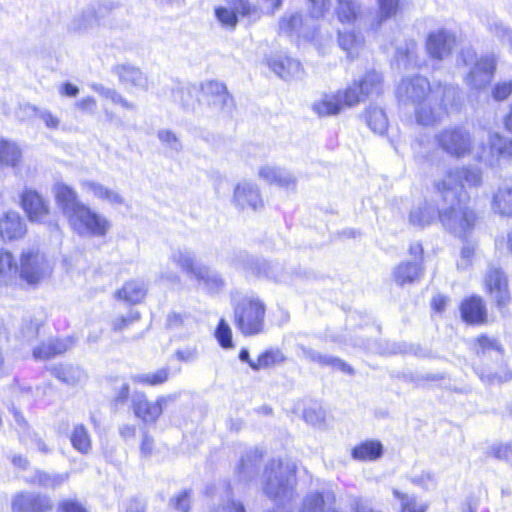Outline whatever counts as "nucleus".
<instances>
[{
  "mask_svg": "<svg viewBox=\"0 0 512 512\" xmlns=\"http://www.w3.org/2000/svg\"><path fill=\"white\" fill-rule=\"evenodd\" d=\"M121 83L129 90L137 89L145 91L148 89L147 77L136 67L122 65L117 68Z\"/></svg>",
  "mask_w": 512,
  "mask_h": 512,
  "instance_id": "obj_32",
  "label": "nucleus"
},
{
  "mask_svg": "<svg viewBox=\"0 0 512 512\" xmlns=\"http://www.w3.org/2000/svg\"><path fill=\"white\" fill-rule=\"evenodd\" d=\"M434 89H431L429 81L422 76L405 78L397 89V95L402 102L419 104L426 99Z\"/></svg>",
  "mask_w": 512,
  "mask_h": 512,
  "instance_id": "obj_11",
  "label": "nucleus"
},
{
  "mask_svg": "<svg viewBox=\"0 0 512 512\" xmlns=\"http://www.w3.org/2000/svg\"><path fill=\"white\" fill-rule=\"evenodd\" d=\"M283 355L279 351H266L262 353L256 361H249V366L253 370H261L264 368H268L276 363L283 361Z\"/></svg>",
  "mask_w": 512,
  "mask_h": 512,
  "instance_id": "obj_51",
  "label": "nucleus"
},
{
  "mask_svg": "<svg viewBox=\"0 0 512 512\" xmlns=\"http://www.w3.org/2000/svg\"><path fill=\"white\" fill-rule=\"evenodd\" d=\"M113 5L110 2L105 3H94L88 6L82 13L76 16L72 23L71 28L74 31H83L89 27H93L98 24L102 18H104L111 10Z\"/></svg>",
  "mask_w": 512,
  "mask_h": 512,
  "instance_id": "obj_15",
  "label": "nucleus"
},
{
  "mask_svg": "<svg viewBox=\"0 0 512 512\" xmlns=\"http://www.w3.org/2000/svg\"><path fill=\"white\" fill-rule=\"evenodd\" d=\"M67 220L72 230L83 237H105L112 227L106 216L85 203Z\"/></svg>",
  "mask_w": 512,
  "mask_h": 512,
  "instance_id": "obj_4",
  "label": "nucleus"
},
{
  "mask_svg": "<svg viewBox=\"0 0 512 512\" xmlns=\"http://www.w3.org/2000/svg\"><path fill=\"white\" fill-rule=\"evenodd\" d=\"M396 60L405 68L419 65L417 57V43L413 39L406 40L402 46L396 48Z\"/></svg>",
  "mask_w": 512,
  "mask_h": 512,
  "instance_id": "obj_40",
  "label": "nucleus"
},
{
  "mask_svg": "<svg viewBox=\"0 0 512 512\" xmlns=\"http://www.w3.org/2000/svg\"><path fill=\"white\" fill-rule=\"evenodd\" d=\"M170 259L191 276L194 274V270L198 266L195 264L192 252L188 249L178 248L173 250Z\"/></svg>",
  "mask_w": 512,
  "mask_h": 512,
  "instance_id": "obj_48",
  "label": "nucleus"
},
{
  "mask_svg": "<svg viewBox=\"0 0 512 512\" xmlns=\"http://www.w3.org/2000/svg\"><path fill=\"white\" fill-rule=\"evenodd\" d=\"M259 177L268 184H275L282 188L294 187L296 184V178L292 173L276 166L261 167Z\"/></svg>",
  "mask_w": 512,
  "mask_h": 512,
  "instance_id": "obj_28",
  "label": "nucleus"
},
{
  "mask_svg": "<svg viewBox=\"0 0 512 512\" xmlns=\"http://www.w3.org/2000/svg\"><path fill=\"white\" fill-rule=\"evenodd\" d=\"M438 218V210L429 202L424 201L415 205L408 217L409 224L424 228L432 224Z\"/></svg>",
  "mask_w": 512,
  "mask_h": 512,
  "instance_id": "obj_30",
  "label": "nucleus"
},
{
  "mask_svg": "<svg viewBox=\"0 0 512 512\" xmlns=\"http://www.w3.org/2000/svg\"><path fill=\"white\" fill-rule=\"evenodd\" d=\"M335 13L338 21L344 25H363L366 29L367 16L358 0H337Z\"/></svg>",
  "mask_w": 512,
  "mask_h": 512,
  "instance_id": "obj_16",
  "label": "nucleus"
},
{
  "mask_svg": "<svg viewBox=\"0 0 512 512\" xmlns=\"http://www.w3.org/2000/svg\"><path fill=\"white\" fill-rule=\"evenodd\" d=\"M147 293V287L142 280H130L116 292V297L130 304L141 302Z\"/></svg>",
  "mask_w": 512,
  "mask_h": 512,
  "instance_id": "obj_36",
  "label": "nucleus"
},
{
  "mask_svg": "<svg viewBox=\"0 0 512 512\" xmlns=\"http://www.w3.org/2000/svg\"><path fill=\"white\" fill-rule=\"evenodd\" d=\"M340 95L341 102H343L344 108H351L359 104L365 95L361 94L358 82H354L344 90L336 91Z\"/></svg>",
  "mask_w": 512,
  "mask_h": 512,
  "instance_id": "obj_50",
  "label": "nucleus"
},
{
  "mask_svg": "<svg viewBox=\"0 0 512 512\" xmlns=\"http://www.w3.org/2000/svg\"><path fill=\"white\" fill-rule=\"evenodd\" d=\"M495 67L496 61L493 56L481 57L467 77L468 84L475 89L485 87L493 77Z\"/></svg>",
  "mask_w": 512,
  "mask_h": 512,
  "instance_id": "obj_22",
  "label": "nucleus"
},
{
  "mask_svg": "<svg viewBox=\"0 0 512 512\" xmlns=\"http://www.w3.org/2000/svg\"><path fill=\"white\" fill-rule=\"evenodd\" d=\"M175 395L158 396L154 401L142 392H135L131 398V409L134 416L146 425H155Z\"/></svg>",
  "mask_w": 512,
  "mask_h": 512,
  "instance_id": "obj_8",
  "label": "nucleus"
},
{
  "mask_svg": "<svg viewBox=\"0 0 512 512\" xmlns=\"http://www.w3.org/2000/svg\"><path fill=\"white\" fill-rule=\"evenodd\" d=\"M484 284L487 292L490 293L498 306H504L510 299L508 281L500 269L489 268L485 275Z\"/></svg>",
  "mask_w": 512,
  "mask_h": 512,
  "instance_id": "obj_14",
  "label": "nucleus"
},
{
  "mask_svg": "<svg viewBox=\"0 0 512 512\" xmlns=\"http://www.w3.org/2000/svg\"><path fill=\"white\" fill-rule=\"evenodd\" d=\"M490 207L493 213L502 217H512V182L503 181L493 191Z\"/></svg>",
  "mask_w": 512,
  "mask_h": 512,
  "instance_id": "obj_20",
  "label": "nucleus"
},
{
  "mask_svg": "<svg viewBox=\"0 0 512 512\" xmlns=\"http://www.w3.org/2000/svg\"><path fill=\"white\" fill-rule=\"evenodd\" d=\"M215 336H216L219 344L223 348L228 349V348L233 347L232 331H231L230 326L224 319L220 320L218 327L216 329V332H215Z\"/></svg>",
  "mask_w": 512,
  "mask_h": 512,
  "instance_id": "obj_56",
  "label": "nucleus"
},
{
  "mask_svg": "<svg viewBox=\"0 0 512 512\" xmlns=\"http://www.w3.org/2000/svg\"><path fill=\"white\" fill-rule=\"evenodd\" d=\"M459 99V92L455 87L444 86L435 88L429 96L417 104L415 116L417 123L431 126L441 121L449 108L454 107Z\"/></svg>",
  "mask_w": 512,
  "mask_h": 512,
  "instance_id": "obj_2",
  "label": "nucleus"
},
{
  "mask_svg": "<svg viewBox=\"0 0 512 512\" xmlns=\"http://www.w3.org/2000/svg\"><path fill=\"white\" fill-rule=\"evenodd\" d=\"M26 232V224L19 213L8 211L0 215V237L3 240L20 239Z\"/></svg>",
  "mask_w": 512,
  "mask_h": 512,
  "instance_id": "obj_21",
  "label": "nucleus"
},
{
  "mask_svg": "<svg viewBox=\"0 0 512 512\" xmlns=\"http://www.w3.org/2000/svg\"><path fill=\"white\" fill-rule=\"evenodd\" d=\"M19 266L13 254L0 249V286H12L18 282Z\"/></svg>",
  "mask_w": 512,
  "mask_h": 512,
  "instance_id": "obj_26",
  "label": "nucleus"
},
{
  "mask_svg": "<svg viewBox=\"0 0 512 512\" xmlns=\"http://www.w3.org/2000/svg\"><path fill=\"white\" fill-rule=\"evenodd\" d=\"M169 369L162 368L155 372L136 374L131 376L134 383L156 386L165 383L168 380Z\"/></svg>",
  "mask_w": 512,
  "mask_h": 512,
  "instance_id": "obj_49",
  "label": "nucleus"
},
{
  "mask_svg": "<svg viewBox=\"0 0 512 512\" xmlns=\"http://www.w3.org/2000/svg\"><path fill=\"white\" fill-rule=\"evenodd\" d=\"M487 454L499 460H511L512 442L493 444L489 447Z\"/></svg>",
  "mask_w": 512,
  "mask_h": 512,
  "instance_id": "obj_59",
  "label": "nucleus"
},
{
  "mask_svg": "<svg viewBox=\"0 0 512 512\" xmlns=\"http://www.w3.org/2000/svg\"><path fill=\"white\" fill-rule=\"evenodd\" d=\"M358 84L362 95L366 97L379 95L382 92V75L376 71H370Z\"/></svg>",
  "mask_w": 512,
  "mask_h": 512,
  "instance_id": "obj_46",
  "label": "nucleus"
},
{
  "mask_svg": "<svg viewBox=\"0 0 512 512\" xmlns=\"http://www.w3.org/2000/svg\"><path fill=\"white\" fill-rule=\"evenodd\" d=\"M235 324L245 336L263 331L265 318L264 303L254 297L243 298L235 307Z\"/></svg>",
  "mask_w": 512,
  "mask_h": 512,
  "instance_id": "obj_6",
  "label": "nucleus"
},
{
  "mask_svg": "<svg viewBox=\"0 0 512 512\" xmlns=\"http://www.w3.org/2000/svg\"><path fill=\"white\" fill-rule=\"evenodd\" d=\"M215 15L223 26L231 29L236 27L239 15L232 5L230 7H217Z\"/></svg>",
  "mask_w": 512,
  "mask_h": 512,
  "instance_id": "obj_52",
  "label": "nucleus"
},
{
  "mask_svg": "<svg viewBox=\"0 0 512 512\" xmlns=\"http://www.w3.org/2000/svg\"><path fill=\"white\" fill-rule=\"evenodd\" d=\"M12 509L14 512H46L52 509V504L46 496L19 493L12 501Z\"/></svg>",
  "mask_w": 512,
  "mask_h": 512,
  "instance_id": "obj_18",
  "label": "nucleus"
},
{
  "mask_svg": "<svg viewBox=\"0 0 512 512\" xmlns=\"http://www.w3.org/2000/svg\"><path fill=\"white\" fill-rule=\"evenodd\" d=\"M230 5L238 13L239 17L246 19L249 23L258 21L262 15V9L250 0H230Z\"/></svg>",
  "mask_w": 512,
  "mask_h": 512,
  "instance_id": "obj_43",
  "label": "nucleus"
},
{
  "mask_svg": "<svg viewBox=\"0 0 512 512\" xmlns=\"http://www.w3.org/2000/svg\"><path fill=\"white\" fill-rule=\"evenodd\" d=\"M53 193L58 206L67 219L84 204L79 199L77 192L63 182H57L54 185Z\"/></svg>",
  "mask_w": 512,
  "mask_h": 512,
  "instance_id": "obj_19",
  "label": "nucleus"
},
{
  "mask_svg": "<svg viewBox=\"0 0 512 512\" xmlns=\"http://www.w3.org/2000/svg\"><path fill=\"white\" fill-rule=\"evenodd\" d=\"M19 279L36 286L52 273V263L38 248L23 249L19 257Z\"/></svg>",
  "mask_w": 512,
  "mask_h": 512,
  "instance_id": "obj_5",
  "label": "nucleus"
},
{
  "mask_svg": "<svg viewBox=\"0 0 512 512\" xmlns=\"http://www.w3.org/2000/svg\"><path fill=\"white\" fill-rule=\"evenodd\" d=\"M22 150L18 143L0 138V170L5 168L18 169L22 163Z\"/></svg>",
  "mask_w": 512,
  "mask_h": 512,
  "instance_id": "obj_25",
  "label": "nucleus"
},
{
  "mask_svg": "<svg viewBox=\"0 0 512 512\" xmlns=\"http://www.w3.org/2000/svg\"><path fill=\"white\" fill-rule=\"evenodd\" d=\"M80 187L86 194L112 207H119L125 204V198L120 192L98 181L84 179L80 182Z\"/></svg>",
  "mask_w": 512,
  "mask_h": 512,
  "instance_id": "obj_13",
  "label": "nucleus"
},
{
  "mask_svg": "<svg viewBox=\"0 0 512 512\" xmlns=\"http://www.w3.org/2000/svg\"><path fill=\"white\" fill-rule=\"evenodd\" d=\"M313 360L318 361L319 363L324 365H329L334 369L343 371L348 374L354 373V370L351 368V366L339 358L317 354L313 357Z\"/></svg>",
  "mask_w": 512,
  "mask_h": 512,
  "instance_id": "obj_57",
  "label": "nucleus"
},
{
  "mask_svg": "<svg viewBox=\"0 0 512 512\" xmlns=\"http://www.w3.org/2000/svg\"><path fill=\"white\" fill-rule=\"evenodd\" d=\"M337 42L339 47L347 54V57L354 59L359 56L365 40L354 29H344L338 31Z\"/></svg>",
  "mask_w": 512,
  "mask_h": 512,
  "instance_id": "obj_27",
  "label": "nucleus"
},
{
  "mask_svg": "<svg viewBox=\"0 0 512 512\" xmlns=\"http://www.w3.org/2000/svg\"><path fill=\"white\" fill-rule=\"evenodd\" d=\"M302 25V16L299 13L284 15L279 22V32L282 34H291L298 30Z\"/></svg>",
  "mask_w": 512,
  "mask_h": 512,
  "instance_id": "obj_54",
  "label": "nucleus"
},
{
  "mask_svg": "<svg viewBox=\"0 0 512 512\" xmlns=\"http://www.w3.org/2000/svg\"><path fill=\"white\" fill-rule=\"evenodd\" d=\"M192 276L210 292H218L224 286L223 279L207 266L198 265Z\"/></svg>",
  "mask_w": 512,
  "mask_h": 512,
  "instance_id": "obj_37",
  "label": "nucleus"
},
{
  "mask_svg": "<svg viewBox=\"0 0 512 512\" xmlns=\"http://www.w3.org/2000/svg\"><path fill=\"white\" fill-rule=\"evenodd\" d=\"M423 270V265L419 261H404L394 268L392 278L399 286L412 284L421 279Z\"/></svg>",
  "mask_w": 512,
  "mask_h": 512,
  "instance_id": "obj_24",
  "label": "nucleus"
},
{
  "mask_svg": "<svg viewBox=\"0 0 512 512\" xmlns=\"http://www.w3.org/2000/svg\"><path fill=\"white\" fill-rule=\"evenodd\" d=\"M269 68L280 78L288 81L300 79L304 70L299 61L287 55H276L268 59Z\"/></svg>",
  "mask_w": 512,
  "mask_h": 512,
  "instance_id": "obj_17",
  "label": "nucleus"
},
{
  "mask_svg": "<svg viewBox=\"0 0 512 512\" xmlns=\"http://www.w3.org/2000/svg\"><path fill=\"white\" fill-rule=\"evenodd\" d=\"M68 479V474H47L44 472H38L36 474V482L44 487L49 489H55L56 487L62 485Z\"/></svg>",
  "mask_w": 512,
  "mask_h": 512,
  "instance_id": "obj_53",
  "label": "nucleus"
},
{
  "mask_svg": "<svg viewBox=\"0 0 512 512\" xmlns=\"http://www.w3.org/2000/svg\"><path fill=\"white\" fill-rule=\"evenodd\" d=\"M34 114L45 124L49 129L56 130L59 128L61 120L59 117L54 115L50 110L41 109L38 107L32 108Z\"/></svg>",
  "mask_w": 512,
  "mask_h": 512,
  "instance_id": "obj_60",
  "label": "nucleus"
},
{
  "mask_svg": "<svg viewBox=\"0 0 512 512\" xmlns=\"http://www.w3.org/2000/svg\"><path fill=\"white\" fill-rule=\"evenodd\" d=\"M462 319L471 324H481L486 321L487 313L480 297L473 296L461 304Z\"/></svg>",
  "mask_w": 512,
  "mask_h": 512,
  "instance_id": "obj_31",
  "label": "nucleus"
},
{
  "mask_svg": "<svg viewBox=\"0 0 512 512\" xmlns=\"http://www.w3.org/2000/svg\"><path fill=\"white\" fill-rule=\"evenodd\" d=\"M157 136L160 142L170 150L179 152L182 149L181 141L173 131L163 129L158 131Z\"/></svg>",
  "mask_w": 512,
  "mask_h": 512,
  "instance_id": "obj_58",
  "label": "nucleus"
},
{
  "mask_svg": "<svg viewBox=\"0 0 512 512\" xmlns=\"http://www.w3.org/2000/svg\"><path fill=\"white\" fill-rule=\"evenodd\" d=\"M22 207L31 222L48 225L49 229H58L56 221H50V206L36 190L25 189L21 195Z\"/></svg>",
  "mask_w": 512,
  "mask_h": 512,
  "instance_id": "obj_9",
  "label": "nucleus"
},
{
  "mask_svg": "<svg viewBox=\"0 0 512 512\" xmlns=\"http://www.w3.org/2000/svg\"><path fill=\"white\" fill-rule=\"evenodd\" d=\"M475 251L476 247L473 244H465L462 247L460 257L456 263L458 270H467L471 267Z\"/></svg>",
  "mask_w": 512,
  "mask_h": 512,
  "instance_id": "obj_61",
  "label": "nucleus"
},
{
  "mask_svg": "<svg viewBox=\"0 0 512 512\" xmlns=\"http://www.w3.org/2000/svg\"><path fill=\"white\" fill-rule=\"evenodd\" d=\"M52 374L67 385H77L86 379L85 372L78 366L60 364L51 369Z\"/></svg>",
  "mask_w": 512,
  "mask_h": 512,
  "instance_id": "obj_38",
  "label": "nucleus"
},
{
  "mask_svg": "<svg viewBox=\"0 0 512 512\" xmlns=\"http://www.w3.org/2000/svg\"><path fill=\"white\" fill-rule=\"evenodd\" d=\"M382 452L383 446L379 441H366L352 450V456L361 461H373L378 459Z\"/></svg>",
  "mask_w": 512,
  "mask_h": 512,
  "instance_id": "obj_42",
  "label": "nucleus"
},
{
  "mask_svg": "<svg viewBox=\"0 0 512 512\" xmlns=\"http://www.w3.org/2000/svg\"><path fill=\"white\" fill-rule=\"evenodd\" d=\"M368 126L376 133L383 134L388 127V119L384 111L378 107H369L364 115Z\"/></svg>",
  "mask_w": 512,
  "mask_h": 512,
  "instance_id": "obj_45",
  "label": "nucleus"
},
{
  "mask_svg": "<svg viewBox=\"0 0 512 512\" xmlns=\"http://www.w3.org/2000/svg\"><path fill=\"white\" fill-rule=\"evenodd\" d=\"M70 442L72 447L81 454H88L91 451V436L83 424H77L73 427Z\"/></svg>",
  "mask_w": 512,
  "mask_h": 512,
  "instance_id": "obj_41",
  "label": "nucleus"
},
{
  "mask_svg": "<svg viewBox=\"0 0 512 512\" xmlns=\"http://www.w3.org/2000/svg\"><path fill=\"white\" fill-rule=\"evenodd\" d=\"M234 204L242 210L256 211L263 207V199L256 184L248 181L238 183L233 194Z\"/></svg>",
  "mask_w": 512,
  "mask_h": 512,
  "instance_id": "obj_12",
  "label": "nucleus"
},
{
  "mask_svg": "<svg viewBox=\"0 0 512 512\" xmlns=\"http://www.w3.org/2000/svg\"><path fill=\"white\" fill-rule=\"evenodd\" d=\"M512 94V79L499 81L492 90V96L497 101L507 99Z\"/></svg>",
  "mask_w": 512,
  "mask_h": 512,
  "instance_id": "obj_63",
  "label": "nucleus"
},
{
  "mask_svg": "<svg viewBox=\"0 0 512 512\" xmlns=\"http://www.w3.org/2000/svg\"><path fill=\"white\" fill-rule=\"evenodd\" d=\"M392 494L400 501V512H426L428 509V504L414 495L403 493L397 488L392 489Z\"/></svg>",
  "mask_w": 512,
  "mask_h": 512,
  "instance_id": "obj_44",
  "label": "nucleus"
},
{
  "mask_svg": "<svg viewBox=\"0 0 512 512\" xmlns=\"http://www.w3.org/2000/svg\"><path fill=\"white\" fill-rule=\"evenodd\" d=\"M435 140L447 154L462 158L473 150L474 141L470 132L463 127H447L436 134Z\"/></svg>",
  "mask_w": 512,
  "mask_h": 512,
  "instance_id": "obj_7",
  "label": "nucleus"
},
{
  "mask_svg": "<svg viewBox=\"0 0 512 512\" xmlns=\"http://www.w3.org/2000/svg\"><path fill=\"white\" fill-rule=\"evenodd\" d=\"M311 108L320 117L335 116L343 110V102L337 92L326 93L316 99Z\"/></svg>",
  "mask_w": 512,
  "mask_h": 512,
  "instance_id": "obj_29",
  "label": "nucleus"
},
{
  "mask_svg": "<svg viewBox=\"0 0 512 512\" xmlns=\"http://www.w3.org/2000/svg\"><path fill=\"white\" fill-rule=\"evenodd\" d=\"M335 503V496L331 492L321 494L318 492L307 495L302 504L300 512H335L331 511Z\"/></svg>",
  "mask_w": 512,
  "mask_h": 512,
  "instance_id": "obj_34",
  "label": "nucleus"
},
{
  "mask_svg": "<svg viewBox=\"0 0 512 512\" xmlns=\"http://www.w3.org/2000/svg\"><path fill=\"white\" fill-rule=\"evenodd\" d=\"M411 482L415 485L422 487L425 490H430L435 487V478L430 473H421L420 475L411 478Z\"/></svg>",
  "mask_w": 512,
  "mask_h": 512,
  "instance_id": "obj_64",
  "label": "nucleus"
},
{
  "mask_svg": "<svg viewBox=\"0 0 512 512\" xmlns=\"http://www.w3.org/2000/svg\"><path fill=\"white\" fill-rule=\"evenodd\" d=\"M253 272L257 273L258 275L264 274L268 278H271L278 282H285L287 277L282 273V268L278 264H268L263 263L262 267H256L253 269Z\"/></svg>",
  "mask_w": 512,
  "mask_h": 512,
  "instance_id": "obj_55",
  "label": "nucleus"
},
{
  "mask_svg": "<svg viewBox=\"0 0 512 512\" xmlns=\"http://www.w3.org/2000/svg\"><path fill=\"white\" fill-rule=\"evenodd\" d=\"M72 345L73 341L70 338L50 339L34 348L33 357L37 360H46L55 355L64 353L72 347Z\"/></svg>",
  "mask_w": 512,
  "mask_h": 512,
  "instance_id": "obj_35",
  "label": "nucleus"
},
{
  "mask_svg": "<svg viewBox=\"0 0 512 512\" xmlns=\"http://www.w3.org/2000/svg\"><path fill=\"white\" fill-rule=\"evenodd\" d=\"M311 17L319 19L324 17L330 9V0H307Z\"/></svg>",
  "mask_w": 512,
  "mask_h": 512,
  "instance_id": "obj_62",
  "label": "nucleus"
},
{
  "mask_svg": "<svg viewBox=\"0 0 512 512\" xmlns=\"http://www.w3.org/2000/svg\"><path fill=\"white\" fill-rule=\"evenodd\" d=\"M455 46V34L444 28L432 31L426 40V51L431 58L436 60H444L449 57Z\"/></svg>",
  "mask_w": 512,
  "mask_h": 512,
  "instance_id": "obj_10",
  "label": "nucleus"
},
{
  "mask_svg": "<svg viewBox=\"0 0 512 512\" xmlns=\"http://www.w3.org/2000/svg\"><path fill=\"white\" fill-rule=\"evenodd\" d=\"M378 11L367 16L365 23L367 31H378L383 24L394 17L399 9L400 0H376Z\"/></svg>",
  "mask_w": 512,
  "mask_h": 512,
  "instance_id": "obj_23",
  "label": "nucleus"
},
{
  "mask_svg": "<svg viewBox=\"0 0 512 512\" xmlns=\"http://www.w3.org/2000/svg\"><path fill=\"white\" fill-rule=\"evenodd\" d=\"M296 467L293 463L273 460L265 471V494L281 502L293 498L296 483Z\"/></svg>",
  "mask_w": 512,
  "mask_h": 512,
  "instance_id": "obj_3",
  "label": "nucleus"
},
{
  "mask_svg": "<svg viewBox=\"0 0 512 512\" xmlns=\"http://www.w3.org/2000/svg\"><path fill=\"white\" fill-rule=\"evenodd\" d=\"M202 93L208 97L209 102L221 109L232 103L226 86L218 81H207L201 85Z\"/></svg>",
  "mask_w": 512,
  "mask_h": 512,
  "instance_id": "obj_33",
  "label": "nucleus"
},
{
  "mask_svg": "<svg viewBox=\"0 0 512 512\" xmlns=\"http://www.w3.org/2000/svg\"><path fill=\"white\" fill-rule=\"evenodd\" d=\"M489 144L491 156L512 157V139L502 137L498 133H491Z\"/></svg>",
  "mask_w": 512,
  "mask_h": 512,
  "instance_id": "obj_47",
  "label": "nucleus"
},
{
  "mask_svg": "<svg viewBox=\"0 0 512 512\" xmlns=\"http://www.w3.org/2000/svg\"><path fill=\"white\" fill-rule=\"evenodd\" d=\"M482 181L481 173L476 169L453 168L435 183V189L441 198L443 207L438 209V219L450 233L462 237L473 229L476 214L465 203V185L475 187Z\"/></svg>",
  "mask_w": 512,
  "mask_h": 512,
  "instance_id": "obj_1",
  "label": "nucleus"
},
{
  "mask_svg": "<svg viewBox=\"0 0 512 512\" xmlns=\"http://www.w3.org/2000/svg\"><path fill=\"white\" fill-rule=\"evenodd\" d=\"M487 31L496 37L502 44H508L512 53V29L496 17H487L485 22Z\"/></svg>",
  "mask_w": 512,
  "mask_h": 512,
  "instance_id": "obj_39",
  "label": "nucleus"
}]
</instances>
